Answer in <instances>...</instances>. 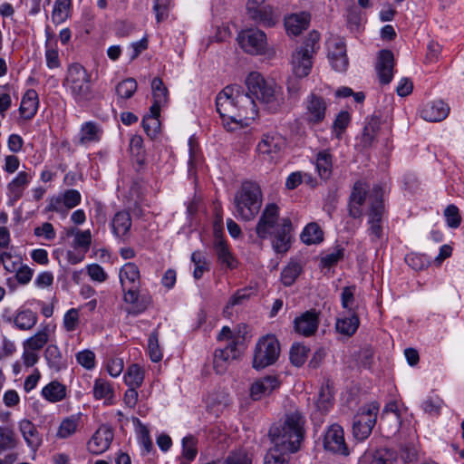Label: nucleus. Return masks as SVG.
<instances>
[{
  "mask_svg": "<svg viewBox=\"0 0 464 464\" xmlns=\"http://www.w3.org/2000/svg\"><path fill=\"white\" fill-rule=\"evenodd\" d=\"M216 107L227 130L247 126L258 112L253 98L237 85L226 86L217 95Z\"/></svg>",
  "mask_w": 464,
  "mask_h": 464,
  "instance_id": "nucleus-1",
  "label": "nucleus"
},
{
  "mask_svg": "<svg viewBox=\"0 0 464 464\" xmlns=\"http://www.w3.org/2000/svg\"><path fill=\"white\" fill-rule=\"evenodd\" d=\"M304 424L305 417L300 411L287 412L281 423L270 428L272 443L283 452H297L304 438Z\"/></svg>",
  "mask_w": 464,
  "mask_h": 464,
  "instance_id": "nucleus-2",
  "label": "nucleus"
},
{
  "mask_svg": "<svg viewBox=\"0 0 464 464\" xmlns=\"http://www.w3.org/2000/svg\"><path fill=\"white\" fill-rule=\"evenodd\" d=\"M120 282L124 292V302L131 305L130 311L135 314L145 311L150 304V296L140 295V273L135 263L128 262L119 272Z\"/></svg>",
  "mask_w": 464,
  "mask_h": 464,
  "instance_id": "nucleus-3",
  "label": "nucleus"
},
{
  "mask_svg": "<svg viewBox=\"0 0 464 464\" xmlns=\"http://www.w3.org/2000/svg\"><path fill=\"white\" fill-rule=\"evenodd\" d=\"M263 204L260 186L254 181H244L233 199L235 217L244 221L253 220Z\"/></svg>",
  "mask_w": 464,
  "mask_h": 464,
  "instance_id": "nucleus-4",
  "label": "nucleus"
},
{
  "mask_svg": "<svg viewBox=\"0 0 464 464\" xmlns=\"http://www.w3.org/2000/svg\"><path fill=\"white\" fill-rule=\"evenodd\" d=\"M249 96L266 105L268 110L276 111L284 102L281 88L274 82L266 81L259 72H250L245 81Z\"/></svg>",
  "mask_w": 464,
  "mask_h": 464,
  "instance_id": "nucleus-5",
  "label": "nucleus"
},
{
  "mask_svg": "<svg viewBox=\"0 0 464 464\" xmlns=\"http://www.w3.org/2000/svg\"><path fill=\"white\" fill-rule=\"evenodd\" d=\"M63 84L79 105H86L96 97L91 82V74L80 63L69 65Z\"/></svg>",
  "mask_w": 464,
  "mask_h": 464,
  "instance_id": "nucleus-6",
  "label": "nucleus"
},
{
  "mask_svg": "<svg viewBox=\"0 0 464 464\" xmlns=\"http://www.w3.org/2000/svg\"><path fill=\"white\" fill-rule=\"evenodd\" d=\"M280 355V344L273 334H266L258 339L253 354L252 366L262 370L276 362Z\"/></svg>",
  "mask_w": 464,
  "mask_h": 464,
  "instance_id": "nucleus-7",
  "label": "nucleus"
},
{
  "mask_svg": "<svg viewBox=\"0 0 464 464\" xmlns=\"http://www.w3.org/2000/svg\"><path fill=\"white\" fill-rule=\"evenodd\" d=\"M380 405L371 402L362 407L355 415L353 432L357 440H364L371 434L377 420Z\"/></svg>",
  "mask_w": 464,
  "mask_h": 464,
  "instance_id": "nucleus-8",
  "label": "nucleus"
},
{
  "mask_svg": "<svg viewBox=\"0 0 464 464\" xmlns=\"http://www.w3.org/2000/svg\"><path fill=\"white\" fill-rule=\"evenodd\" d=\"M237 40L246 53L253 55L263 53L267 44L266 34L258 29L243 30Z\"/></svg>",
  "mask_w": 464,
  "mask_h": 464,
  "instance_id": "nucleus-9",
  "label": "nucleus"
},
{
  "mask_svg": "<svg viewBox=\"0 0 464 464\" xmlns=\"http://www.w3.org/2000/svg\"><path fill=\"white\" fill-rule=\"evenodd\" d=\"M278 225H280L279 208L274 203L267 204L256 226V233L259 238L266 239L272 236Z\"/></svg>",
  "mask_w": 464,
  "mask_h": 464,
  "instance_id": "nucleus-10",
  "label": "nucleus"
},
{
  "mask_svg": "<svg viewBox=\"0 0 464 464\" xmlns=\"http://www.w3.org/2000/svg\"><path fill=\"white\" fill-rule=\"evenodd\" d=\"M284 145V140L277 134H264L256 146L257 155L260 160L272 163L278 158Z\"/></svg>",
  "mask_w": 464,
  "mask_h": 464,
  "instance_id": "nucleus-11",
  "label": "nucleus"
},
{
  "mask_svg": "<svg viewBox=\"0 0 464 464\" xmlns=\"http://www.w3.org/2000/svg\"><path fill=\"white\" fill-rule=\"evenodd\" d=\"M246 11L249 17L264 26H274L279 19V14L270 5H263L257 0H248Z\"/></svg>",
  "mask_w": 464,
  "mask_h": 464,
  "instance_id": "nucleus-12",
  "label": "nucleus"
},
{
  "mask_svg": "<svg viewBox=\"0 0 464 464\" xmlns=\"http://www.w3.org/2000/svg\"><path fill=\"white\" fill-rule=\"evenodd\" d=\"M222 217L218 216V218L214 224V249L218 256V262L225 266L227 268L234 269L237 266V260L230 252L227 242L224 240L222 236L219 234L222 227Z\"/></svg>",
  "mask_w": 464,
  "mask_h": 464,
  "instance_id": "nucleus-13",
  "label": "nucleus"
},
{
  "mask_svg": "<svg viewBox=\"0 0 464 464\" xmlns=\"http://www.w3.org/2000/svg\"><path fill=\"white\" fill-rule=\"evenodd\" d=\"M327 103L325 100L314 93H311L305 101L304 120L310 125L321 123L326 114Z\"/></svg>",
  "mask_w": 464,
  "mask_h": 464,
  "instance_id": "nucleus-14",
  "label": "nucleus"
},
{
  "mask_svg": "<svg viewBox=\"0 0 464 464\" xmlns=\"http://www.w3.org/2000/svg\"><path fill=\"white\" fill-rule=\"evenodd\" d=\"M324 447L328 451L348 455L343 430L340 425L334 424L328 428L324 438Z\"/></svg>",
  "mask_w": 464,
  "mask_h": 464,
  "instance_id": "nucleus-15",
  "label": "nucleus"
},
{
  "mask_svg": "<svg viewBox=\"0 0 464 464\" xmlns=\"http://www.w3.org/2000/svg\"><path fill=\"white\" fill-rule=\"evenodd\" d=\"M328 58L335 71L344 72L347 69L348 58L346 55V47L342 39L333 38L329 40Z\"/></svg>",
  "mask_w": 464,
  "mask_h": 464,
  "instance_id": "nucleus-16",
  "label": "nucleus"
},
{
  "mask_svg": "<svg viewBox=\"0 0 464 464\" xmlns=\"http://www.w3.org/2000/svg\"><path fill=\"white\" fill-rule=\"evenodd\" d=\"M292 222L290 218H285L280 220V225L273 231L272 246L276 253L283 254L290 248Z\"/></svg>",
  "mask_w": 464,
  "mask_h": 464,
  "instance_id": "nucleus-17",
  "label": "nucleus"
},
{
  "mask_svg": "<svg viewBox=\"0 0 464 464\" xmlns=\"http://www.w3.org/2000/svg\"><path fill=\"white\" fill-rule=\"evenodd\" d=\"M113 440L111 430L106 426L100 427L87 444L88 450L94 455L106 451Z\"/></svg>",
  "mask_w": 464,
  "mask_h": 464,
  "instance_id": "nucleus-18",
  "label": "nucleus"
},
{
  "mask_svg": "<svg viewBox=\"0 0 464 464\" xmlns=\"http://www.w3.org/2000/svg\"><path fill=\"white\" fill-rule=\"evenodd\" d=\"M383 210L384 206L381 198H376L371 202V208L369 211V234L372 241L380 239L382 236V227L381 222Z\"/></svg>",
  "mask_w": 464,
  "mask_h": 464,
  "instance_id": "nucleus-19",
  "label": "nucleus"
},
{
  "mask_svg": "<svg viewBox=\"0 0 464 464\" xmlns=\"http://www.w3.org/2000/svg\"><path fill=\"white\" fill-rule=\"evenodd\" d=\"M238 355L237 342L233 340L231 343H228L225 348L217 349L215 351L213 360L214 369L218 373H223L228 362L231 360L237 359Z\"/></svg>",
  "mask_w": 464,
  "mask_h": 464,
  "instance_id": "nucleus-20",
  "label": "nucleus"
},
{
  "mask_svg": "<svg viewBox=\"0 0 464 464\" xmlns=\"http://www.w3.org/2000/svg\"><path fill=\"white\" fill-rule=\"evenodd\" d=\"M394 56L390 50H382L379 53L376 71L381 83L388 84L393 77Z\"/></svg>",
  "mask_w": 464,
  "mask_h": 464,
  "instance_id": "nucleus-21",
  "label": "nucleus"
},
{
  "mask_svg": "<svg viewBox=\"0 0 464 464\" xmlns=\"http://www.w3.org/2000/svg\"><path fill=\"white\" fill-rule=\"evenodd\" d=\"M18 429L26 445L36 451L43 444V437L36 426L29 420L23 419L18 422Z\"/></svg>",
  "mask_w": 464,
  "mask_h": 464,
  "instance_id": "nucleus-22",
  "label": "nucleus"
},
{
  "mask_svg": "<svg viewBox=\"0 0 464 464\" xmlns=\"http://www.w3.org/2000/svg\"><path fill=\"white\" fill-rule=\"evenodd\" d=\"M295 329L296 333L304 336L313 335L318 328V314L314 310L306 311L295 319Z\"/></svg>",
  "mask_w": 464,
  "mask_h": 464,
  "instance_id": "nucleus-23",
  "label": "nucleus"
},
{
  "mask_svg": "<svg viewBox=\"0 0 464 464\" xmlns=\"http://www.w3.org/2000/svg\"><path fill=\"white\" fill-rule=\"evenodd\" d=\"M366 192V188L362 182L357 181L354 183L348 203V210L350 217L353 218H362V207L365 201Z\"/></svg>",
  "mask_w": 464,
  "mask_h": 464,
  "instance_id": "nucleus-24",
  "label": "nucleus"
},
{
  "mask_svg": "<svg viewBox=\"0 0 464 464\" xmlns=\"http://www.w3.org/2000/svg\"><path fill=\"white\" fill-rule=\"evenodd\" d=\"M280 382L276 376L268 375L256 381L250 389V396L254 401H259L263 397L268 396L278 388Z\"/></svg>",
  "mask_w": 464,
  "mask_h": 464,
  "instance_id": "nucleus-25",
  "label": "nucleus"
},
{
  "mask_svg": "<svg viewBox=\"0 0 464 464\" xmlns=\"http://www.w3.org/2000/svg\"><path fill=\"white\" fill-rule=\"evenodd\" d=\"M103 135L102 126L95 121L84 122L79 131L78 144L89 146L92 143L100 142Z\"/></svg>",
  "mask_w": 464,
  "mask_h": 464,
  "instance_id": "nucleus-26",
  "label": "nucleus"
},
{
  "mask_svg": "<svg viewBox=\"0 0 464 464\" xmlns=\"http://www.w3.org/2000/svg\"><path fill=\"white\" fill-rule=\"evenodd\" d=\"M55 325L51 324H42L41 328L31 337L26 339L23 346L33 351L42 350L49 342L50 336L53 334Z\"/></svg>",
  "mask_w": 464,
  "mask_h": 464,
  "instance_id": "nucleus-27",
  "label": "nucleus"
},
{
  "mask_svg": "<svg viewBox=\"0 0 464 464\" xmlns=\"http://www.w3.org/2000/svg\"><path fill=\"white\" fill-rule=\"evenodd\" d=\"M450 112V107L442 101H435L427 103L422 111L421 117L430 122L444 120Z\"/></svg>",
  "mask_w": 464,
  "mask_h": 464,
  "instance_id": "nucleus-28",
  "label": "nucleus"
},
{
  "mask_svg": "<svg viewBox=\"0 0 464 464\" xmlns=\"http://www.w3.org/2000/svg\"><path fill=\"white\" fill-rule=\"evenodd\" d=\"M312 55L298 49L292 55L293 72L298 78H303L310 73L312 68Z\"/></svg>",
  "mask_w": 464,
  "mask_h": 464,
  "instance_id": "nucleus-29",
  "label": "nucleus"
},
{
  "mask_svg": "<svg viewBox=\"0 0 464 464\" xmlns=\"http://www.w3.org/2000/svg\"><path fill=\"white\" fill-rule=\"evenodd\" d=\"M309 21L307 13L293 14L285 18V26L288 34L298 35L307 28Z\"/></svg>",
  "mask_w": 464,
  "mask_h": 464,
  "instance_id": "nucleus-30",
  "label": "nucleus"
},
{
  "mask_svg": "<svg viewBox=\"0 0 464 464\" xmlns=\"http://www.w3.org/2000/svg\"><path fill=\"white\" fill-rule=\"evenodd\" d=\"M315 167L319 177L327 180L333 172V155L328 150H323L316 154Z\"/></svg>",
  "mask_w": 464,
  "mask_h": 464,
  "instance_id": "nucleus-31",
  "label": "nucleus"
},
{
  "mask_svg": "<svg viewBox=\"0 0 464 464\" xmlns=\"http://www.w3.org/2000/svg\"><path fill=\"white\" fill-rule=\"evenodd\" d=\"M32 176L26 171H20L17 176L8 184L9 197L13 201H17L23 195L26 186L29 184Z\"/></svg>",
  "mask_w": 464,
  "mask_h": 464,
  "instance_id": "nucleus-32",
  "label": "nucleus"
},
{
  "mask_svg": "<svg viewBox=\"0 0 464 464\" xmlns=\"http://www.w3.org/2000/svg\"><path fill=\"white\" fill-rule=\"evenodd\" d=\"M38 96L34 90H28L24 95L19 111L21 116L25 120L32 119L38 109Z\"/></svg>",
  "mask_w": 464,
  "mask_h": 464,
  "instance_id": "nucleus-33",
  "label": "nucleus"
},
{
  "mask_svg": "<svg viewBox=\"0 0 464 464\" xmlns=\"http://www.w3.org/2000/svg\"><path fill=\"white\" fill-rule=\"evenodd\" d=\"M130 227L131 218L129 212L119 211L114 215L111 220V227L117 237L124 238L128 235Z\"/></svg>",
  "mask_w": 464,
  "mask_h": 464,
  "instance_id": "nucleus-34",
  "label": "nucleus"
},
{
  "mask_svg": "<svg viewBox=\"0 0 464 464\" xmlns=\"http://www.w3.org/2000/svg\"><path fill=\"white\" fill-rule=\"evenodd\" d=\"M37 321V314L31 309H19L14 317L15 327L22 331L31 330Z\"/></svg>",
  "mask_w": 464,
  "mask_h": 464,
  "instance_id": "nucleus-35",
  "label": "nucleus"
},
{
  "mask_svg": "<svg viewBox=\"0 0 464 464\" xmlns=\"http://www.w3.org/2000/svg\"><path fill=\"white\" fill-rule=\"evenodd\" d=\"M359 324V317L356 313H353L347 317L337 319L335 329L341 334L352 336L357 331Z\"/></svg>",
  "mask_w": 464,
  "mask_h": 464,
  "instance_id": "nucleus-36",
  "label": "nucleus"
},
{
  "mask_svg": "<svg viewBox=\"0 0 464 464\" xmlns=\"http://www.w3.org/2000/svg\"><path fill=\"white\" fill-rule=\"evenodd\" d=\"M42 395L51 402H58L65 398L66 388L59 382L53 381L43 388Z\"/></svg>",
  "mask_w": 464,
  "mask_h": 464,
  "instance_id": "nucleus-37",
  "label": "nucleus"
},
{
  "mask_svg": "<svg viewBox=\"0 0 464 464\" xmlns=\"http://www.w3.org/2000/svg\"><path fill=\"white\" fill-rule=\"evenodd\" d=\"M72 0H55L52 12V21L60 24L71 16Z\"/></svg>",
  "mask_w": 464,
  "mask_h": 464,
  "instance_id": "nucleus-38",
  "label": "nucleus"
},
{
  "mask_svg": "<svg viewBox=\"0 0 464 464\" xmlns=\"http://www.w3.org/2000/svg\"><path fill=\"white\" fill-rule=\"evenodd\" d=\"M80 423V417L77 415H71L64 418L57 430L56 437L58 439H67L72 437L78 430Z\"/></svg>",
  "mask_w": 464,
  "mask_h": 464,
  "instance_id": "nucleus-39",
  "label": "nucleus"
},
{
  "mask_svg": "<svg viewBox=\"0 0 464 464\" xmlns=\"http://www.w3.org/2000/svg\"><path fill=\"white\" fill-rule=\"evenodd\" d=\"M18 443L14 430L7 426H0V454L16 448Z\"/></svg>",
  "mask_w": 464,
  "mask_h": 464,
  "instance_id": "nucleus-40",
  "label": "nucleus"
},
{
  "mask_svg": "<svg viewBox=\"0 0 464 464\" xmlns=\"http://www.w3.org/2000/svg\"><path fill=\"white\" fill-rule=\"evenodd\" d=\"M302 271L303 266L300 263L296 261L289 262L281 273L282 283L286 286L292 285Z\"/></svg>",
  "mask_w": 464,
  "mask_h": 464,
  "instance_id": "nucleus-41",
  "label": "nucleus"
},
{
  "mask_svg": "<svg viewBox=\"0 0 464 464\" xmlns=\"http://www.w3.org/2000/svg\"><path fill=\"white\" fill-rule=\"evenodd\" d=\"M144 380V371L138 364H131L124 374V382L129 387L139 388Z\"/></svg>",
  "mask_w": 464,
  "mask_h": 464,
  "instance_id": "nucleus-42",
  "label": "nucleus"
},
{
  "mask_svg": "<svg viewBox=\"0 0 464 464\" xmlns=\"http://www.w3.org/2000/svg\"><path fill=\"white\" fill-rule=\"evenodd\" d=\"M44 357L47 360L49 366L55 371H60L65 366V362L63 360L62 353L59 348L54 344L47 346L44 351Z\"/></svg>",
  "mask_w": 464,
  "mask_h": 464,
  "instance_id": "nucleus-43",
  "label": "nucleus"
},
{
  "mask_svg": "<svg viewBox=\"0 0 464 464\" xmlns=\"http://www.w3.org/2000/svg\"><path fill=\"white\" fill-rule=\"evenodd\" d=\"M301 239L307 245L318 243L323 240V231L317 224L310 223L302 232Z\"/></svg>",
  "mask_w": 464,
  "mask_h": 464,
  "instance_id": "nucleus-44",
  "label": "nucleus"
},
{
  "mask_svg": "<svg viewBox=\"0 0 464 464\" xmlns=\"http://www.w3.org/2000/svg\"><path fill=\"white\" fill-rule=\"evenodd\" d=\"M113 389L109 382L103 379H97L93 385V396L97 400H110L113 396Z\"/></svg>",
  "mask_w": 464,
  "mask_h": 464,
  "instance_id": "nucleus-45",
  "label": "nucleus"
},
{
  "mask_svg": "<svg viewBox=\"0 0 464 464\" xmlns=\"http://www.w3.org/2000/svg\"><path fill=\"white\" fill-rule=\"evenodd\" d=\"M148 353L152 362H158L162 359V352L159 344V334L157 331L152 332L148 339Z\"/></svg>",
  "mask_w": 464,
  "mask_h": 464,
  "instance_id": "nucleus-46",
  "label": "nucleus"
},
{
  "mask_svg": "<svg viewBox=\"0 0 464 464\" xmlns=\"http://www.w3.org/2000/svg\"><path fill=\"white\" fill-rule=\"evenodd\" d=\"M137 82L133 78H128L116 86V92L120 98L130 99L137 91Z\"/></svg>",
  "mask_w": 464,
  "mask_h": 464,
  "instance_id": "nucleus-47",
  "label": "nucleus"
},
{
  "mask_svg": "<svg viewBox=\"0 0 464 464\" xmlns=\"http://www.w3.org/2000/svg\"><path fill=\"white\" fill-rule=\"evenodd\" d=\"M277 447L273 446L265 456L264 464H288L287 454Z\"/></svg>",
  "mask_w": 464,
  "mask_h": 464,
  "instance_id": "nucleus-48",
  "label": "nucleus"
},
{
  "mask_svg": "<svg viewBox=\"0 0 464 464\" xmlns=\"http://www.w3.org/2000/svg\"><path fill=\"white\" fill-rule=\"evenodd\" d=\"M197 440L194 437H185L182 440V458L191 462L197 456Z\"/></svg>",
  "mask_w": 464,
  "mask_h": 464,
  "instance_id": "nucleus-49",
  "label": "nucleus"
},
{
  "mask_svg": "<svg viewBox=\"0 0 464 464\" xmlns=\"http://www.w3.org/2000/svg\"><path fill=\"white\" fill-rule=\"evenodd\" d=\"M153 99L158 103L168 102V89L164 86L160 78H154L151 82Z\"/></svg>",
  "mask_w": 464,
  "mask_h": 464,
  "instance_id": "nucleus-50",
  "label": "nucleus"
},
{
  "mask_svg": "<svg viewBox=\"0 0 464 464\" xmlns=\"http://www.w3.org/2000/svg\"><path fill=\"white\" fill-rule=\"evenodd\" d=\"M191 261L195 265L193 276L195 279L201 278L204 272L209 269L206 257L199 251H196L191 256Z\"/></svg>",
  "mask_w": 464,
  "mask_h": 464,
  "instance_id": "nucleus-51",
  "label": "nucleus"
},
{
  "mask_svg": "<svg viewBox=\"0 0 464 464\" xmlns=\"http://www.w3.org/2000/svg\"><path fill=\"white\" fill-rule=\"evenodd\" d=\"M308 352L309 350L304 345H294L290 351L291 362L297 367L302 366L307 359Z\"/></svg>",
  "mask_w": 464,
  "mask_h": 464,
  "instance_id": "nucleus-52",
  "label": "nucleus"
},
{
  "mask_svg": "<svg viewBox=\"0 0 464 464\" xmlns=\"http://www.w3.org/2000/svg\"><path fill=\"white\" fill-rule=\"evenodd\" d=\"M447 225L451 228H457L461 223V216L457 206L449 205L444 210Z\"/></svg>",
  "mask_w": 464,
  "mask_h": 464,
  "instance_id": "nucleus-53",
  "label": "nucleus"
},
{
  "mask_svg": "<svg viewBox=\"0 0 464 464\" xmlns=\"http://www.w3.org/2000/svg\"><path fill=\"white\" fill-rule=\"evenodd\" d=\"M319 33L316 31L311 32L298 50L313 55L319 49Z\"/></svg>",
  "mask_w": 464,
  "mask_h": 464,
  "instance_id": "nucleus-54",
  "label": "nucleus"
},
{
  "mask_svg": "<svg viewBox=\"0 0 464 464\" xmlns=\"http://www.w3.org/2000/svg\"><path fill=\"white\" fill-rule=\"evenodd\" d=\"M142 127L146 134L154 139L160 132V122L157 117L154 116H144L142 120Z\"/></svg>",
  "mask_w": 464,
  "mask_h": 464,
  "instance_id": "nucleus-55",
  "label": "nucleus"
},
{
  "mask_svg": "<svg viewBox=\"0 0 464 464\" xmlns=\"http://www.w3.org/2000/svg\"><path fill=\"white\" fill-rule=\"evenodd\" d=\"M359 464H392V462L387 458V452L376 450L372 454H365Z\"/></svg>",
  "mask_w": 464,
  "mask_h": 464,
  "instance_id": "nucleus-56",
  "label": "nucleus"
},
{
  "mask_svg": "<svg viewBox=\"0 0 464 464\" xmlns=\"http://www.w3.org/2000/svg\"><path fill=\"white\" fill-rule=\"evenodd\" d=\"M92 243V234L90 230L77 231L74 235L72 246L74 248H82L87 252Z\"/></svg>",
  "mask_w": 464,
  "mask_h": 464,
  "instance_id": "nucleus-57",
  "label": "nucleus"
},
{
  "mask_svg": "<svg viewBox=\"0 0 464 464\" xmlns=\"http://www.w3.org/2000/svg\"><path fill=\"white\" fill-rule=\"evenodd\" d=\"M79 311L75 308L68 310L63 316V327L67 332H73L79 325Z\"/></svg>",
  "mask_w": 464,
  "mask_h": 464,
  "instance_id": "nucleus-58",
  "label": "nucleus"
},
{
  "mask_svg": "<svg viewBox=\"0 0 464 464\" xmlns=\"http://www.w3.org/2000/svg\"><path fill=\"white\" fill-rule=\"evenodd\" d=\"M333 405V396L328 387H322L318 399L316 401V407L319 411L324 412L327 411Z\"/></svg>",
  "mask_w": 464,
  "mask_h": 464,
  "instance_id": "nucleus-59",
  "label": "nucleus"
},
{
  "mask_svg": "<svg viewBox=\"0 0 464 464\" xmlns=\"http://www.w3.org/2000/svg\"><path fill=\"white\" fill-rule=\"evenodd\" d=\"M354 292L355 286H345L341 294L342 306L349 312L355 313L354 310Z\"/></svg>",
  "mask_w": 464,
  "mask_h": 464,
  "instance_id": "nucleus-60",
  "label": "nucleus"
},
{
  "mask_svg": "<svg viewBox=\"0 0 464 464\" xmlns=\"http://www.w3.org/2000/svg\"><path fill=\"white\" fill-rule=\"evenodd\" d=\"M45 62L49 69H56L61 66L59 52L55 45L51 44H46Z\"/></svg>",
  "mask_w": 464,
  "mask_h": 464,
  "instance_id": "nucleus-61",
  "label": "nucleus"
},
{
  "mask_svg": "<svg viewBox=\"0 0 464 464\" xmlns=\"http://www.w3.org/2000/svg\"><path fill=\"white\" fill-rule=\"evenodd\" d=\"M443 404V400L439 397L429 398L423 401L422 409L426 413L430 415L439 416L440 414V410Z\"/></svg>",
  "mask_w": 464,
  "mask_h": 464,
  "instance_id": "nucleus-62",
  "label": "nucleus"
},
{
  "mask_svg": "<svg viewBox=\"0 0 464 464\" xmlns=\"http://www.w3.org/2000/svg\"><path fill=\"white\" fill-rule=\"evenodd\" d=\"M63 205L66 208L71 209L78 206L81 202L82 197L76 189H67L63 194Z\"/></svg>",
  "mask_w": 464,
  "mask_h": 464,
  "instance_id": "nucleus-63",
  "label": "nucleus"
},
{
  "mask_svg": "<svg viewBox=\"0 0 464 464\" xmlns=\"http://www.w3.org/2000/svg\"><path fill=\"white\" fill-rule=\"evenodd\" d=\"M223 464H252V459L245 451H237L228 455Z\"/></svg>",
  "mask_w": 464,
  "mask_h": 464,
  "instance_id": "nucleus-64",
  "label": "nucleus"
}]
</instances>
